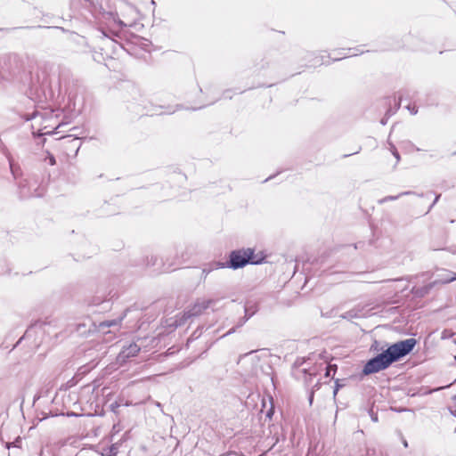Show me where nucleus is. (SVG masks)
Listing matches in <instances>:
<instances>
[{
	"label": "nucleus",
	"instance_id": "f257e3e1",
	"mask_svg": "<svg viewBox=\"0 0 456 456\" xmlns=\"http://www.w3.org/2000/svg\"><path fill=\"white\" fill-rule=\"evenodd\" d=\"M415 345V338H407L391 345L387 350L370 359L365 363L362 373L370 375L387 369L390 364L411 352Z\"/></svg>",
	"mask_w": 456,
	"mask_h": 456
},
{
	"label": "nucleus",
	"instance_id": "f03ea898",
	"mask_svg": "<svg viewBox=\"0 0 456 456\" xmlns=\"http://www.w3.org/2000/svg\"><path fill=\"white\" fill-rule=\"evenodd\" d=\"M265 256L263 255H255V251L251 248L232 250L229 255L227 262H217L214 267L216 268H231L233 270L242 268L245 265H259L263 263Z\"/></svg>",
	"mask_w": 456,
	"mask_h": 456
},
{
	"label": "nucleus",
	"instance_id": "7ed1b4c3",
	"mask_svg": "<svg viewBox=\"0 0 456 456\" xmlns=\"http://www.w3.org/2000/svg\"><path fill=\"white\" fill-rule=\"evenodd\" d=\"M114 22L121 28L131 26L137 18L136 8L124 0H120L115 13H110Z\"/></svg>",
	"mask_w": 456,
	"mask_h": 456
},
{
	"label": "nucleus",
	"instance_id": "20e7f679",
	"mask_svg": "<svg viewBox=\"0 0 456 456\" xmlns=\"http://www.w3.org/2000/svg\"><path fill=\"white\" fill-rule=\"evenodd\" d=\"M216 303V299L199 298L195 301L187 311H185L179 322V325L184 324L185 322L191 318L200 315L205 310Z\"/></svg>",
	"mask_w": 456,
	"mask_h": 456
},
{
	"label": "nucleus",
	"instance_id": "39448f33",
	"mask_svg": "<svg viewBox=\"0 0 456 456\" xmlns=\"http://www.w3.org/2000/svg\"><path fill=\"white\" fill-rule=\"evenodd\" d=\"M453 281H456V273L451 272L449 270H443L441 273L436 275V279L433 282L425 287L416 289L414 291L417 295L424 297L434 286L437 284H446Z\"/></svg>",
	"mask_w": 456,
	"mask_h": 456
},
{
	"label": "nucleus",
	"instance_id": "423d86ee",
	"mask_svg": "<svg viewBox=\"0 0 456 456\" xmlns=\"http://www.w3.org/2000/svg\"><path fill=\"white\" fill-rule=\"evenodd\" d=\"M141 347L136 343H131L127 346H124L118 354L117 361L119 364L125 363L127 360L134 357L140 351Z\"/></svg>",
	"mask_w": 456,
	"mask_h": 456
},
{
	"label": "nucleus",
	"instance_id": "0eeeda50",
	"mask_svg": "<svg viewBox=\"0 0 456 456\" xmlns=\"http://www.w3.org/2000/svg\"><path fill=\"white\" fill-rule=\"evenodd\" d=\"M126 312H127V310L125 313H123V314L117 319L101 322L98 325L99 331H101L102 333H107L108 332L107 329H109V328H112L113 331L118 330L121 327V322L126 315Z\"/></svg>",
	"mask_w": 456,
	"mask_h": 456
},
{
	"label": "nucleus",
	"instance_id": "6e6552de",
	"mask_svg": "<svg viewBox=\"0 0 456 456\" xmlns=\"http://www.w3.org/2000/svg\"><path fill=\"white\" fill-rule=\"evenodd\" d=\"M147 263L146 265L148 266H158L159 270H161L163 272H168L172 268V264L168 265V266H165V264H159V257L156 255H151V256H147Z\"/></svg>",
	"mask_w": 456,
	"mask_h": 456
},
{
	"label": "nucleus",
	"instance_id": "1a4fd4ad",
	"mask_svg": "<svg viewBox=\"0 0 456 456\" xmlns=\"http://www.w3.org/2000/svg\"><path fill=\"white\" fill-rule=\"evenodd\" d=\"M405 195H417V193L415 191H403L397 195H395V196H387V197H384L380 200H378V203L382 205L387 201H392V200H395L397 199H399L400 197L402 196H405ZM419 197H421L422 194H418Z\"/></svg>",
	"mask_w": 456,
	"mask_h": 456
},
{
	"label": "nucleus",
	"instance_id": "9d476101",
	"mask_svg": "<svg viewBox=\"0 0 456 456\" xmlns=\"http://www.w3.org/2000/svg\"><path fill=\"white\" fill-rule=\"evenodd\" d=\"M402 102V96L399 97V100L395 102V110H392L391 109L387 110L385 117L381 119V124L386 125L387 119L395 113V111L398 110L400 103Z\"/></svg>",
	"mask_w": 456,
	"mask_h": 456
},
{
	"label": "nucleus",
	"instance_id": "9b49d317",
	"mask_svg": "<svg viewBox=\"0 0 456 456\" xmlns=\"http://www.w3.org/2000/svg\"><path fill=\"white\" fill-rule=\"evenodd\" d=\"M248 307L246 306V307H245V313H246L245 317H244V318H242V319H240V322H238V324H237L235 327H232L231 330H229L225 335H230V334L233 333V332L236 330V329H237V328H240V327H241V326H243V325H244V323H245V322L248 320V318L252 315V314H249V315L248 316Z\"/></svg>",
	"mask_w": 456,
	"mask_h": 456
},
{
	"label": "nucleus",
	"instance_id": "f8f14e48",
	"mask_svg": "<svg viewBox=\"0 0 456 456\" xmlns=\"http://www.w3.org/2000/svg\"><path fill=\"white\" fill-rule=\"evenodd\" d=\"M119 449L118 443L111 444L108 450L102 453V456H117Z\"/></svg>",
	"mask_w": 456,
	"mask_h": 456
},
{
	"label": "nucleus",
	"instance_id": "ddd939ff",
	"mask_svg": "<svg viewBox=\"0 0 456 456\" xmlns=\"http://www.w3.org/2000/svg\"><path fill=\"white\" fill-rule=\"evenodd\" d=\"M217 262H213V263H210V264H208V265L204 266V268L202 269V277H203V279H206L207 276L208 275V273H210L212 271L218 269V268L214 267V265Z\"/></svg>",
	"mask_w": 456,
	"mask_h": 456
},
{
	"label": "nucleus",
	"instance_id": "4468645a",
	"mask_svg": "<svg viewBox=\"0 0 456 456\" xmlns=\"http://www.w3.org/2000/svg\"><path fill=\"white\" fill-rule=\"evenodd\" d=\"M454 336V333L450 330H444L441 334L442 339H449Z\"/></svg>",
	"mask_w": 456,
	"mask_h": 456
},
{
	"label": "nucleus",
	"instance_id": "2eb2a0df",
	"mask_svg": "<svg viewBox=\"0 0 456 456\" xmlns=\"http://www.w3.org/2000/svg\"><path fill=\"white\" fill-rule=\"evenodd\" d=\"M449 411L456 417V395L452 397V403L449 406Z\"/></svg>",
	"mask_w": 456,
	"mask_h": 456
},
{
	"label": "nucleus",
	"instance_id": "dca6fc26",
	"mask_svg": "<svg viewBox=\"0 0 456 456\" xmlns=\"http://www.w3.org/2000/svg\"><path fill=\"white\" fill-rule=\"evenodd\" d=\"M390 146H391V152L392 154L395 156V158L396 159V161L399 162L400 160V155L396 150V148L395 147V145H393L392 143H390Z\"/></svg>",
	"mask_w": 456,
	"mask_h": 456
},
{
	"label": "nucleus",
	"instance_id": "f3484780",
	"mask_svg": "<svg viewBox=\"0 0 456 456\" xmlns=\"http://www.w3.org/2000/svg\"><path fill=\"white\" fill-rule=\"evenodd\" d=\"M337 370V366L336 365H331L330 364L327 368V372H326V376L327 377H330V372H335Z\"/></svg>",
	"mask_w": 456,
	"mask_h": 456
},
{
	"label": "nucleus",
	"instance_id": "a211bd4d",
	"mask_svg": "<svg viewBox=\"0 0 456 456\" xmlns=\"http://www.w3.org/2000/svg\"><path fill=\"white\" fill-rule=\"evenodd\" d=\"M406 108L409 110V111L412 114V115H415L417 114L418 112V109L415 105H407Z\"/></svg>",
	"mask_w": 456,
	"mask_h": 456
},
{
	"label": "nucleus",
	"instance_id": "6ab92c4d",
	"mask_svg": "<svg viewBox=\"0 0 456 456\" xmlns=\"http://www.w3.org/2000/svg\"><path fill=\"white\" fill-rule=\"evenodd\" d=\"M20 194H21V196H22V197H24V198H28V197H32V196H34V194H33V193H30V192H28V191H25V187H24V186H22V188H21Z\"/></svg>",
	"mask_w": 456,
	"mask_h": 456
},
{
	"label": "nucleus",
	"instance_id": "aec40b11",
	"mask_svg": "<svg viewBox=\"0 0 456 456\" xmlns=\"http://www.w3.org/2000/svg\"><path fill=\"white\" fill-rule=\"evenodd\" d=\"M49 163H50L51 166H53L56 163L55 158L53 155L49 156Z\"/></svg>",
	"mask_w": 456,
	"mask_h": 456
},
{
	"label": "nucleus",
	"instance_id": "412c9836",
	"mask_svg": "<svg viewBox=\"0 0 456 456\" xmlns=\"http://www.w3.org/2000/svg\"><path fill=\"white\" fill-rule=\"evenodd\" d=\"M439 198H440V195H437V196L436 197V199H435L434 202H433V203H432V205L429 207V209H431V208L435 206V204L438 201Z\"/></svg>",
	"mask_w": 456,
	"mask_h": 456
},
{
	"label": "nucleus",
	"instance_id": "4be33fe9",
	"mask_svg": "<svg viewBox=\"0 0 456 456\" xmlns=\"http://www.w3.org/2000/svg\"><path fill=\"white\" fill-rule=\"evenodd\" d=\"M338 391V385H337L336 388L334 389V392H333L334 396L337 395Z\"/></svg>",
	"mask_w": 456,
	"mask_h": 456
},
{
	"label": "nucleus",
	"instance_id": "5701e85b",
	"mask_svg": "<svg viewBox=\"0 0 456 456\" xmlns=\"http://www.w3.org/2000/svg\"><path fill=\"white\" fill-rule=\"evenodd\" d=\"M32 331L31 329L28 330L25 333V336L28 337L30 335V332Z\"/></svg>",
	"mask_w": 456,
	"mask_h": 456
},
{
	"label": "nucleus",
	"instance_id": "b1692460",
	"mask_svg": "<svg viewBox=\"0 0 456 456\" xmlns=\"http://www.w3.org/2000/svg\"><path fill=\"white\" fill-rule=\"evenodd\" d=\"M2 69H4V68H2ZM0 72H1V74H2V77H3L4 78H5V71H4V70H1Z\"/></svg>",
	"mask_w": 456,
	"mask_h": 456
},
{
	"label": "nucleus",
	"instance_id": "393cba45",
	"mask_svg": "<svg viewBox=\"0 0 456 456\" xmlns=\"http://www.w3.org/2000/svg\"><path fill=\"white\" fill-rule=\"evenodd\" d=\"M411 146H412L416 151H420V149H419V148L415 147L413 144H411Z\"/></svg>",
	"mask_w": 456,
	"mask_h": 456
},
{
	"label": "nucleus",
	"instance_id": "a878e982",
	"mask_svg": "<svg viewBox=\"0 0 456 456\" xmlns=\"http://www.w3.org/2000/svg\"><path fill=\"white\" fill-rule=\"evenodd\" d=\"M403 444H404V446H405V447H407V446H408V444H407V442H406V441H404V442H403Z\"/></svg>",
	"mask_w": 456,
	"mask_h": 456
},
{
	"label": "nucleus",
	"instance_id": "bb28decb",
	"mask_svg": "<svg viewBox=\"0 0 456 456\" xmlns=\"http://www.w3.org/2000/svg\"><path fill=\"white\" fill-rule=\"evenodd\" d=\"M18 442H19V441L17 440L16 442L12 443V444H13L14 446H17V443H18Z\"/></svg>",
	"mask_w": 456,
	"mask_h": 456
},
{
	"label": "nucleus",
	"instance_id": "cd10ccee",
	"mask_svg": "<svg viewBox=\"0 0 456 456\" xmlns=\"http://www.w3.org/2000/svg\"><path fill=\"white\" fill-rule=\"evenodd\" d=\"M455 432H456V428H455Z\"/></svg>",
	"mask_w": 456,
	"mask_h": 456
}]
</instances>
